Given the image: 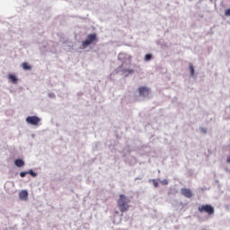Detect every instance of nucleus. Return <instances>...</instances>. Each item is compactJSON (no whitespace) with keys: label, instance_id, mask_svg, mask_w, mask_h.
Returning a JSON list of instances; mask_svg holds the SVG:
<instances>
[{"label":"nucleus","instance_id":"obj_10","mask_svg":"<svg viewBox=\"0 0 230 230\" xmlns=\"http://www.w3.org/2000/svg\"><path fill=\"white\" fill-rule=\"evenodd\" d=\"M9 80L12 82V84H16L17 83V77L12 74L8 75Z\"/></svg>","mask_w":230,"mask_h":230},{"label":"nucleus","instance_id":"obj_4","mask_svg":"<svg viewBox=\"0 0 230 230\" xmlns=\"http://www.w3.org/2000/svg\"><path fill=\"white\" fill-rule=\"evenodd\" d=\"M26 121L29 125H39V123H40V119L37 116H29L26 118Z\"/></svg>","mask_w":230,"mask_h":230},{"label":"nucleus","instance_id":"obj_11","mask_svg":"<svg viewBox=\"0 0 230 230\" xmlns=\"http://www.w3.org/2000/svg\"><path fill=\"white\" fill-rule=\"evenodd\" d=\"M22 68H23L25 71H28V70H31V66L30 65H28V63H22Z\"/></svg>","mask_w":230,"mask_h":230},{"label":"nucleus","instance_id":"obj_8","mask_svg":"<svg viewBox=\"0 0 230 230\" xmlns=\"http://www.w3.org/2000/svg\"><path fill=\"white\" fill-rule=\"evenodd\" d=\"M20 200H28V190H21L19 192Z\"/></svg>","mask_w":230,"mask_h":230},{"label":"nucleus","instance_id":"obj_14","mask_svg":"<svg viewBox=\"0 0 230 230\" xmlns=\"http://www.w3.org/2000/svg\"><path fill=\"white\" fill-rule=\"evenodd\" d=\"M122 71L128 75H132V73H134V69H123Z\"/></svg>","mask_w":230,"mask_h":230},{"label":"nucleus","instance_id":"obj_6","mask_svg":"<svg viewBox=\"0 0 230 230\" xmlns=\"http://www.w3.org/2000/svg\"><path fill=\"white\" fill-rule=\"evenodd\" d=\"M138 93L140 96H148V94H150V89L145 86L139 87Z\"/></svg>","mask_w":230,"mask_h":230},{"label":"nucleus","instance_id":"obj_19","mask_svg":"<svg viewBox=\"0 0 230 230\" xmlns=\"http://www.w3.org/2000/svg\"><path fill=\"white\" fill-rule=\"evenodd\" d=\"M162 183L164 184V185H166V184H168V181L164 180V181H162Z\"/></svg>","mask_w":230,"mask_h":230},{"label":"nucleus","instance_id":"obj_21","mask_svg":"<svg viewBox=\"0 0 230 230\" xmlns=\"http://www.w3.org/2000/svg\"><path fill=\"white\" fill-rule=\"evenodd\" d=\"M199 211H202V208L199 207Z\"/></svg>","mask_w":230,"mask_h":230},{"label":"nucleus","instance_id":"obj_13","mask_svg":"<svg viewBox=\"0 0 230 230\" xmlns=\"http://www.w3.org/2000/svg\"><path fill=\"white\" fill-rule=\"evenodd\" d=\"M145 60H146V62L152 60V54H146L145 56Z\"/></svg>","mask_w":230,"mask_h":230},{"label":"nucleus","instance_id":"obj_7","mask_svg":"<svg viewBox=\"0 0 230 230\" xmlns=\"http://www.w3.org/2000/svg\"><path fill=\"white\" fill-rule=\"evenodd\" d=\"M124 58L120 67H125V66H130V64H132V58L130 56H126Z\"/></svg>","mask_w":230,"mask_h":230},{"label":"nucleus","instance_id":"obj_2","mask_svg":"<svg viewBox=\"0 0 230 230\" xmlns=\"http://www.w3.org/2000/svg\"><path fill=\"white\" fill-rule=\"evenodd\" d=\"M94 40H96V34H89L86 40L82 42L83 48H87L88 46H91V44H93Z\"/></svg>","mask_w":230,"mask_h":230},{"label":"nucleus","instance_id":"obj_1","mask_svg":"<svg viewBox=\"0 0 230 230\" xmlns=\"http://www.w3.org/2000/svg\"><path fill=\"white\" fill-rule=\"evenodd\" d=\"M117 204L120 210V213H126V211H128V208H130V205H128V199H127V196H125V194L119 195Z\"/></svg>","mask_w":230,"mask_h":230},{"label":"nucleus","instance_id":"obj_12","mask_svg":"<svg viewBox=\"0 0 230 230\" xmlns=\"http://www.w3.org/2000/svg\"><path fill=\"white\" fill-rule=\"evenodd\" d=\"M189 70L190 73V76H193L195 75V68H193V65H191V64L190 65Z\"/></svg>","mask_w":230,"mask_h":230},{"label":"nucleus","instance_id":"obj_5","mask_svg":"<svg viewBox=\"0 0 230 230\" xmlns=\"http://www.w3.org/2000/svg\"><path fill=\"white\" fill-rule=\"evenodd\" d=\"M181 194L187 199H191V197H193V192H191V190L186 188H182L181 190Z\"/></svg>","mask_w":230,"mask_h":230},{"label":"nucleus","instance_id":"obj_15","mask_svg":"<svg viewBox=\"0 0 230 230\" xmlns=\"http://www.w3.org/2000/svg\"><path fill=\"white\" fill-rule=\"evenodd\" d=\"M28 173H30V175L32 177H37V172H33L32 170L29 171Z\"/></svg>","mask_w":230,"mask_h":230},{"label":"nucleus","instance_id":"obj_16","mask_svg":"<svg viewBox=\"0 0 230 230\" xmlns=\"http://www.w3.org/2000/svg\"><path fill=\"white\" fill-rule=\"evenodd\" d=\"M26 175H28V172H20V177H22V178L26 177Z\"/></svg>","mask_w":230,"mask_h":230},{"label":"nucleus","instance_id":"obj_17","mask_svg":"<svg viewBox=\"0 0 230 230\" xmlns=\"http://www.w3.org/2000/svg\"><path fill=\"white\" fill-rule=\"evenodd\" d=\"M153 184H154L155 188L159 187V183L155 180L153 181Z\"/></svg>","mask_w":230,"mask_h":230},{"label":"nucleus","instance_id":"obj_3","mask_svg":"<svg viewBox=\"0 0 230 230\" xmlns=\"http://www.w3.org/2000/svg\"><path fill=\"white\" fill-rule=\"evenodd\" d=\"M202 211L203 213H207L208 217H211V215H215V208L211 205H203Z\"/></svg>","mask_w":230,"mask_h":230},{"label":"nucleus","instance_id":"obj_9","mask_svg":"<svg viewBox=\"0 0 230 230\" xmlns=\"http://www.w3.org/2000/svg\"><path fill=\"white\" fill-rule=\"evenodd\" d=\"M14 164L15 166H17L18 168H22V166H24V161H22V159H16L14 161Z\"/></svg>","mask_w":230,"mask_h":230},{"label":"nucleus","instance_id":"obj_20","mask_svg":"<svg viewBox=\"0 0 230 230\" xmlns=\"http://www.w3.org/2000/svg\"><path fill=\"white\" fill-rule=\"evenodd\" d=\"M226 163H230V157L227 158Z\"/></svg>","mask_w":230,"mask_h":230},{"label":"nucleus","instance_id":"obj_18","mask_svg":"<svg viewBox=\"0 0 230 230\" xmlns=\"http://www.w3.org/2000/svg\"><path fill=\"white\" fill-rule=\"evenodd\" d=\"M225 15L230 17V9H227V10L225 12Z\"/></svg>","mask_w":230,"mask_h":230}]
</instances>
